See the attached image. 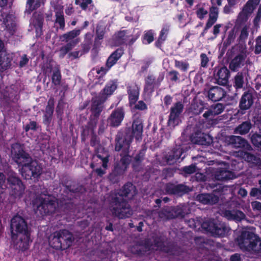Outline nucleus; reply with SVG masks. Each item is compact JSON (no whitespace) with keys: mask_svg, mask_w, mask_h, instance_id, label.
<instances>
[{"mask_svg":"<svg viewBox=\"0 0 261 261\" xmlns=\"http://www.w3.org/2000/svg\"><path fill=\"white\" fill-rule=\"evenodd\" d=\"M11 153L13 160L19 166H21L22 176L26 180H31L34 182L38 181L42 173V165L36 160L32 159L24 150L23 145L19 143L13 144Z\"/></svg>","mask_w":261,"mask_h":261,"instance_id":"nucleus-1","label":"nucleus"},{"mask_svg":"<svg viewBox=\"0 0 261 261\" xmlns=\"http://www.w3.org/2000/svg\"><path fill=\"white\" fill-rule=\"evenodd\" d=\"M136 187L132 182H127L121 188L109 195L108 202L113 216L123 219L129 218L133 215L131 206L124 198L133 197L136 194Z\"/></svg>","mask_w":261,"mask_h":261,"instance_id":"nucleus-2","label":"nucleus"},{"mask_svg":"<svg viewBox=\"0 0 261 261\" xmlns=\"http://www.w3.org/2000/svg\"><path fill=\"white\" fill-rule=\"evenodd\" d=\"M10 229L12 240L15 242L19 236H21L17 244L21 250L27 249L30 239V233L28 231V224L25 220L18 214L14 215L11 220Z\"/></svg>","mask_w":261,"mask_h":261,"instance_id":"nucleus-3","label":"nucleus"},{"mask_svg":"<svg viewBox=\"0 0 261 261\" xmlns=\"http://www.w3.org/2000/svg\"><path fill=\"white\" fill-rule=\"evenodd\" d=\"M74 241L72 233L66 229L53 232L49 240V245L56 250H64L69 248Z\"/></svg>","mask_w":261,"mask_h":261,"instance_id":"nucleus-4","label":"nucleus"},{"mask_svg":"<svg viewBox=\"0 0 261 261\" xmlns=\"http://www.w3.org/2000/svg\"><path fill=\"white\" fill-rule=\"evenodd\" d=\"M4 172L8 175L6 186L10 196L14 198H20L25 189L22 180L17 176L15 172L12 171L11 167L8 164Z\"/></svg>","mask_w":261,"mask_h":261,"instance_id":"nucleus-5","label":"nucleus"},{"mask_svg":"<svg viewBox=\"0 0 261 261\" xmlns=\"http://www.w3.org/2000/svg\"><path fill=\"white\" fill-rule=\"evenodd\" d=\"M237 241L241 248L248 251L261 253V239L254 233L244 230L238 237Z\"/></svg>","mask_w":261,"mask_h":261,"instance_id":"nucleus-6","label":"nucleus"},{"mask_svg":"<svg viewBox=\"0 0 261 261\" xmlns=\"http://www.w3.org/2000/svg\"><path fill=\"white\" fill-rule=\"evenodd\" d=\"M33 204L37 207L41 215L46 216L51 215L56 212L58 202L54 197L38 196L33 200Z\"/></svg>","mask_w":261,"mask_h":261,"instance_id":"nucleus-7","label":"nucleus"},{"mask_svg":"<svg viewBox=\"0 0 261 261\" xmlns=\"http://www.w3.org/2000/svg\"><path fill=\"white\" fill-rule=\"evenodd\" d=\"M154 244L159 250L168 253L170 255L174 256L179 258L183 252L181 247L178 246L174 242L166 240L161 237H156L154 240Z\"/></svg>","mask_w":261,"mask_h":261,"instance_id":"nucleus-8","label":"nucleus"},{"mask_svg":"<svg viewBox=\"0 0 261 261\" xmlns=\"http://www.w3.org/2000/svg\"><path fill=\"white\" fill-rule=\"evenodd\" d=\"M201 226L202 229L215 237H224L229 230L224 223H216L214 219L203 221Z\"/></svg>","mask_w":261,"mask_h":261,"instance_id":"nucleus-9","label":"nucleus"},{"mask_svg":"<svg viewBox=\"0 0 261 261\" xmlns=\"http://www.w3.org/2000/svg\"><path fill=\"white\" fill-rule=\"evenodd\" d=\"M124 129L119 130L115 138V150L117 152H130V147L133 138Z\"/></svg>","mask_w":261,"mask_h":261,"instance_id":"nucleus-10","label":"nucleus"},{"mask_svg":"<svg viewBox=\"0 0 261 261\" xmlns=\"http://www.w3.org/2000/svg\"><path fill=\"white\" fill-rule=\"evenodd\" d=\"M184 109V104L181 101L176 102L171 107L167 122L169 127L174 128L181 122V115Z\"/></svg>","mask_w":261,"mask_h":261,"instance_id":"nucleus-11","label":"nucleus"},{"mask_svg":"<svg viewBox=\"0 0 261 261\" xmlns=\"http://www.w3.org/2000/svg\"><path fill=\"white\" fill-rule=\"evenodd\" d=\"M186 208L185 206L178 205L164 208L159 212V216L160 218L166 220L176 218H183L187 214Z\"/></svg>","mask_w":261,"mask_h":261,"instance_id":"nucleus-12","label":"nucleus"},{"mask_svg":"<svg viewBox=\"0 0 261 261\" xmlns=\"http://www.w3.org/2000/svg\"><path fill=\"white\" fill-rule=\"evenodd\" d=\"M0 22L1 25L10 36L13 35L16 31L15 17L10 12L1 11Z\"/></svg>","mask_w":261,"mask_h":261,"instance_id":"nucleus-13","label":"nucleus"},{"mask_svg":"<svg viewBox=\"0 0 261 261\" xmlns=\"http://www.w3.org/2000/svg\"><path fill=\"white\" fill-rule=\"evenodd\" d=\"M255 98L253 92L248 90L245 91L242 95L239 103V110L237 115L241 116L245 114L253 105Z\"/></svg>","mask_w":261,"mask_h":261,"instance_id":"nucleus-14","label":"nucleus"},{"mask_svg":"<svg viewBox=\"0 0 261 261\" xmlns=\"http://www.w3.org/2000/svg\"><path fill=\"white\" fill-rule=\"evenodd\" d=\"M165 191L169 195L182 196L186 194H188L191 191V189L189 186L183 184H175L169 182L166 184Z\"/></svg>","mask_w":261,"mask_h":261,"instance_id":"nucleus-15","label":"nucleus"},{"mask_svg":"<svg viewBox=\"0 0 261 261\" xmlns=\"http://www.w3.org/2000/svg\"><path fill=\"white\" fill-rule=\"evenodd\" d=\"M124 130L133 138H135L136 141H140L142 139L143 130V121L140 118H135L133 122L131 127H126Z\"/></svg>","mask_w":261,"mask_h":261,"instance_id":"nucleus-16","label":"nucleus"},{"mask_svg":"<svg viewBox=\"0 0 261 261\" xmlns=\"http://www.w3.org/2000/svg\"><path fill=\"white\" fill-rule=\"evenodd\" d=\"M125 116V110L123 107L116 108L107 119L108 125L112 127L120 126Z\"/></svg>","mask_w":261,"mask_h":261,"instance_id":"nucleus-17","label":"nucleus"},{"mask_svg":"<svg viewBox=\"0 0 261 261\" xmlns=\"http://www.w3.org/2000/svg\"><path fill=\"white\" fill-rule=\"evenodd\" d=\"M107 99L106 97L98 96L94 97L91 99V112L92 116L96 120L100 116L104 108L103 103Z\"/></svg>","mask_w":261,"mask_h":261,"instance_id":"nucleus-18","label":"nucleus"},{"mask_svg":"<svg viewBox=\"0 0 261 261\" xmlns=\"http://www.w3.org/2000/svg\"><path fill=\"white\" fill-rule=\"evenodd\" d=\"M191 142L200 145L208 146L213 141L212 138L208 135L197 131L193 133L190 137Z\"/></svg>","mask_w":261,"mask_h":261,"instance_id":"nucleus-19","label":"nucleus"},{"mask_svg":"<svg viewBox=\"0 0 261 261\" xmlns=\"http://www.w3.org/2000/svg\"><path fill=\"white\" fill-rule=\"evenodd\" d=\"M128 102L130 106L134 105L138 101L140 95V87L136 83L128 84L126 86Z\"/></svg>","mask_w":261,"mask_h":261,"instance_id":"nucleus-20","label":"nucleus"},{"mask_svg":"<svg viewBox=\"0 0 261 261\" xmlns=\"http://www.w3.org/2000/svg\"><path fill=\"white\" fill-rule=\"evenodd\" d=\"M73 198L63 194L62 197L58 201V206L65 214H68L72 212L75 207Z\"/></svg>","mask_w":261,"mask_h":261,"instance_id":"nucleus-21","label":"nucleus"},{"mask_svg":"<svg viewBox=\"0 0 261 261\" xmlns=\"http://www.w3.org/2000/svg\"><path fill=\"white\" fill-rule=\"evenodd\" d=\"M143 94L148 97L152 96L155 89L158 88L155 82V76L153 74H148L144 80Z\"/></svg>","mask_w":261,"mask_h":261,"instance_id":"nucleus-22","label":"nucleus"},{"mask_svg":"<svg viewBox=\"0 0 261 261\" xmlns=\"http://www.w3.org/2000/svg\"><path fill=\"white\" fill-rule=\"evenodd\" d=\"M217 83L219 85H225L230 77V71L225 66L218 67L217 71L214 73Z\"/></svg>","mask_w":261,"mask_h":261,"instance_id":"nucleus-23","label":"nucleus"},{"mask_svg":"<svg viewBox=\"0 0 261 261\" xmlns=\"http://www.w3.org/2000/svg\"><path fill=\"white\" fill-rule=\"evenodd\" d=\"M86 192V189L83 185L77 184L75 181H72L67 188L65 189L64 193L67 197L74 198L75 195L82 194Z\"/></svg>","mask_w":261,"mask_h":261,"instance_id":"nucleus-24","label":"nucleus"},{"mask_svg":"<svg viewBox=\"0 0 261 261\" xmlns=\"http://www.w3.org/2000/svg\"><path fill=\"white\" fill-rule=\"evenodd\" d=\"M225 96L226 92L224 89L217 86L211 87L207 92L208 99L213 101H220Z\"/></svg>","mask_w":261,"mask_h":261,"instance_id":"nucleus-25","label":"nucleus"},{"mask_svg":"<svg viewBox=\"0 0 261 261\" xmlns=\"http://www.w3.org/2000/svg\"><path fill=\"white\" fill-rule=\"evenodd\" d=\"M196 200L203 204L214 205L218 202L219 196L213 193H202L197 195Z\"/></svg>","mask_w":261,"mask_h":261,"instance_id":"nucleus-26","label":"nucleus"},{"mask_svg":"<svg viewBox=\"0 0 261 261\" xmlns=\"http://www.w3.org/2000/svg\"><path fill=\"white\" fill-rule=\"evenodd\" d=\"M13 60L12 55L6 50L0 54V71L3 72L11 66Z\"/></svg>","mask_w":261,"mask_h":261,"instance_id":"nucleus-27","label":"nucleus"},{"mask_svg":"<svg viewBox=\"0 0 261 261\" xmlns=\"http://www.w3.org/2000/svg\"><path fill=\"white\" fill-rule=\"evenodd\" d=\"M228 141L233 147L236 148H251L247 140L240 136H231L229 137Z\"/></svg>","mask_w":261,"mask_h":261,"instance_id":"nucleus-28","label":"nucleus"},{"mask_svg":"<svg viewBox=\"0 0 261 261\" xmlns=\"http://www.w3.org/2000/svg\"><path fill=\"white\" fill-rule=\"evenodd\" d=\"M246 58V55L245 54H239L237 55L229 64V69L233 72L237 71L238 69L244 65V63Z\"/></svg>","mask_w":261,"mask_h":261,"instance_id":"nucleus-29","label":"nucleus"},{"mask_svg":"<svg viewBox=\"0 0 261 261\" xmlns=\"http://www.w3.org/2000/svg\"><path fill=\"white\" fill-rule=\"evenodd\" d=\"M124 54V50L122 48H118L113 51L107 60L106 65L109 68H112L116 64L117 61Z\"/></svg>","mask_w":261,"mask_h":261,"instance_id":"nucleus-30","label":"nucleus"},{"mask_svg":"<svg viewBox=\"0 0 261 261\" xmlns=\"http://www.w3.org/2000/svg\"><path fill=\"white\" fill-rule=\"evenodd\" d=\"M118 85L116 81L111 80L109 81L106 85L104 88L101 91L100 94V96L106 97L112 95L114 91L117 88Z\"/></svg>","mask_w":261,"mask_h":261,"instance_id":"nucleus-31","label":"nucleus"},{"mask_svg":"<svg viewBox=\"0 0 261 261\" xmlns=\"http://www.w3.org/2000/svg\"><path fill=\"white\" fill-rule=\"evenodd\" d=\"M247 75H248L247 70L243 69L237 73L233 80V86L236 89H240L243 87L244 78L246 77Z\"/></svg>","mask_w":261,"mask_h":261,"instance_id":"nucleus-32","label":"nucleus"},{"mask_svg":"<svg viewBox=\"0 0 261 261\" xmlns=\"http://www.w3.org/2000/svg\"><path fill=\"white\" fill-rule=\"evenodd\" d=\"M234 174L232 172L227 170L220 168L216 171L215 178L217 180L225 181L233 178Z\"/></svg>","mask_w":261,"mask_h":261,"instance_id":"nucleus-33","label":"nucleus"},{"mask_svg":"<svg viewBox=\"0 0 261 261\" xmlns=\"http://www.w3.org/2000/svg\"><path fill=\"white\" fill-rule=\"evenodd\" d=\"M240 155L247 162L250 163L258 167H261V159L253 154L247 151H241Z\"/></svg>","mask_w":261,"mask_h":261,"instance_id":"nucleus-34","label":"nucleus"},{"mask_svg":"<svg viewBox=\"0 0 261 261\" xmlns=\"http://www.w3.org/2000/svg\"><path fill=\"white\" fill-rule=\"evenodd\" d=\"M93 35L90 33H87L84 37L83 42L81 44V56L87 54L91 47L92 44Z\"/></svg>","mask_w":261,"mask_h":261,"instance_id":"nucleus-35","label":"nucleus"},{"mask_svg":"<svg viewBox=\"0 0 261 261\" xmlns=\"http://www.w3.org/2000/svg\"><path fill=\"white\" fill-rule=\"evenodd\" d=\"M127 30H121L116 32L114 36V40L118 45H126L129 36L127 35Z\"/></svg>","mask_w":261,"mask_h":261,"instance_id":"nucleus-36","label":"nucleus"},{"mask_svg":"<svg viewBox=\"0 0 261 261\" xmlns=\"http://www.w3.org/2000/svg\"><path fill=\"white\" fill-rule=\"evenodd\" d=\"M169 31V29L167 26H165L162 29L159 36L154 43V45L156 47L162 49V45L167 39Z\"/></svg>","mask_w":261,"mask_h":261,"instance_id":"nucleus-37","label":"nucleus"},{"mask_svg":"<svg viewBox=\"0 0 261 261\" xmlns=\"http://www.w3.org/2000/svg\"><path fill=\"white\" fill-rule=\"evenodd\" d=\"M146 149V148H142L133 158L132 167L134 169H136L137 167L141 166L145 159Z\"/></svg>","mask_w":261,"mask_h":261,"instance_id":"nucleus-38","label":"nucleus"},{"mask_svg":"<svg viewBox=\"0 0 261 261\" xmlns=\"http://www.w3.org/2000/svg\"><path fill=\"white\" fill-rule=\"evenodd\" d=\"M80 38H76L73 40L70 41L65 45L62 46L60 49V56L62 58L68 53L72 49L80 42Z\"/></svg>","mask_w":261,"mask_h":261,"instance_id":"nucleus-39","label":"nucleus"},{"mask_svg":"<svg viewBox=\"0 0 261 261\" xmlns=\"http://www.w3.org/2000/svg\"><path fill=\"white\" fill-rule=\"evenodd\" d=\"M64 93L63 96L58 100V105L56 108V112L57 117L59 120L58 123L61 124L63 119L64 110L66 105V102L64 100Z\"/></svg>","mask_w":261,"mask_h":261,"instance_id":"nucleus-40","label":"nucleus"},{"mask_svg":"<svg viewBox=\"0 0 261 261\" xmlns=\"http://www.w3.org/2000/svg\"><path fill=\"white\" fill-rule=\"evenodd\" d=\"M182 153L180 148H174L169 152L167 156V162L169 164H173L176 162L180 158Z\"/></svg>","mask_w":261,"mask_h":261,"instance_id":"nucleus-41","label":"nucleus"},{"mask_svg":"<svg viewBox=\"0 0 261 261\" xmlns=\"http://www.w3.org/2000/svg\"><path fill=\"white\" fill-rule=\"evenodd\" d=\"M252 124L250 121H246L239 124L234 129L236 134L241 135H246L249 133L252 127Z\"/></svg>","mask_w":261,"mask_h":261,"instance_id":"nucleus-42","label":"nucleus"},{"mask_svg":"<svg viewBox=\"0 0 261 261\" xmlns=\"http://www.w3.org/2000/svg\"><path fill=\"white\" fill-rule=\"evenodd\" d=\"M75 4L79 5L85 11L91 12L94 8L92 0H75Z\"/></svg>","mask_w":261,"mask_h":261,"instance_id":"nucleus-43","label":"nucleus"},{"mask_svg":"<svg viewBox=\"0 0 261 261\" xmlns=\"http://www.w3.org/2000/svg\"><path fill=\"white\" fill-rule=\"evenodd\" d=\"M129 251L133 254L139 256L145 255L147 251V247L141 244H135L129 247Z\"/></svg>","mask_w":261,"mask_h":261,"instance_id":"nucleus-44","label":"nucleus"},{"mask_svg":"<svg viewBox=\"0 0 261 261\" xmlns=\"http://www.w3.org/2000/svg\"><path fill=\"white\" fill-rule=\"evenodd\" d=\"M81 33L80 29H74L71 31H69L66 33L63 34L60 36V39L62 41H65L68 42L76 39Z\"/></svg>","mask_w":261,"mask_h":261,"instance_id":"nucleus-45","label":"nucleus"},{"mask_svg":"<svg viewBox=\"0 0 261 261\" xmlns=\"http://www.w3.org/2000/svg\"><path fill=\"white\" fill-rule=\"evenodd\" d=\"M42 0H27L25 12L30 14L33 11L40 7Z\"/></svg>","mask_w":261,"mask_h":261,"instance_id":"nucleus-46","label":"nucleus"},{"mask_svg":"<svg viewBox=\"0 0 261 261\" xmlns=\"http://www.w3.org/2000/svg\"><path fill=\"white\" fill-rule=\"evenodd\" d=\"M62 80V75L59 66L55 67L53 70V74L51 76L52 84L58 86L60 85Z\"/></svg>","mask_w":261,"mask_h":261,"instance_id":"nucleus-47","label":"nucleus"},{"mask_svg":"<svg viewBox=\"0 0 261 261\" xmlns=\"http://www.w3.org/2000/svg\"><path fill=\"white\" fill-rule=\"evenodd\" d=\"M129 153H126L125 152H121L120 153L121 157L120 160L119 162H117L126 169L128 168L132 161V156H130Z\"/></svg>","mask_w":261,"mask_h":261,"instance_id":"nucleus-48","label":"nucleus"},{"mask_svg":"<svg viewBox=\"0 0 261 261\" xmlns=\"http://www.w3.org/2000/svg\"><path fill=\"white\" fill-rule=\"evenodd\" d=\"M218 8L217 6H212L210 8L209 17L207 22L214 25L218 19Z\"/></svg>","mask_w":261,"mask_h":261,"instance_id":"nucleus-49","label":"nucleus"},{"mask_svg":"<svg viewBox=\"0 0 261 261\" xmlns=\"http://www.w3.org/2000/svg\"><path fill=\"white\" fill-rule=\"evenodd\" d=\"M225 214L226 216L230 217L234 220L239 221L245 219L246 217L245 214L239 210L233 212L231 211H226Z\"/></svg>","mask_w":261,"mask_h":261,"instance_id":"nucleus-50","label":"nucleus"},{"mask_svg":"<svg viewBox=\"0 0 261 261\" xmlns=\"http://www.w3.org/2000/svg\"><path fill=\"white\" fill-rule=\"evenodd\" d=\"M255 7L251 4L248 1L243 8V12L239 13L238 18L239 19H246L247 18V13H251L254 9Z\"/></svg>","mask_w":261,"mask_h":261,"instance_id":"nucleus-51","label":"nucleus"},{"mask_svg":"<svg viewBox=\"0 0 261 261\" xmlns=\"http://www.w3.org/2000/svg\"><path fill=\"white\" fill-rule=\"evenodd\" d=\"M154 33L152 30H149L145 31L142 37V43L144 44H149L152 42L154 39Z\"/></svg>","mask_w":261,"mask_h":261,"instance_id":"nucleus-52","label":"nucleus"},{"mask_svg":"<svg viewBox=\"0 0 261 261\" xmlns=\"http://www.w3.org/2000/svg\"><path fill=\"white\" fill-rule=\"evenodd\" d=\"M55 23H58L61 29H64L65 26V19L63 10H59L55 12Z\"/></svg>","mask_w":261,"mask_h":261,"instance_id":"nucleus-53","label":"nucleus"},{"mask_svg":"<svg viewBox=\"0 0 261 261\" xmlns=\"http://www.w3.org/2000/svg\"><path fill=\"white\" fill-rule=\"evenodd\" d=\"M250 139L253 146L261 150V135L257 133H253Z\"/></svg>","mask_w":261,"mask_h":261,"instance_id":"nucleus-54","label":"nucleus"},{"mask_svg":"<svg viewBox=\"0 0 261 261\" xmlns=\"http://www.w3.org/2000/svg\"><path fill=\"white\" fill-rule=\"evenodd\" d=\"M225 108V106L224 104L217 103L213 105L211 107V109L213 112V115L216 116L222 113L224 111Z\"/></svg>","mask_w":261,"mask_h":261,"instance_id":"nucleus-55","label":"nucleus"},{"mask_svg":"<svg viewBox=\"0 0 261 261\" xmlns=\"http://www.w3.org/2000/svg\"><path fill=\"white\" fill-rule=\"evenodd\" d=\"M236 38V34L233 30H231L228 32V36L226 39L223 42L225 46H229L234 40Z\"/></svg>","mask_w":261,"mask_h":261,"instance_id":"nucleus-56","label":"nucleus"},{"mask_svg":"<svg viewBox=\"0 0 261 261\" xmlns=\"http://www.w3.org/2000/svg\"><path fill=\"white\" fill-rule=\"evenodd\" d=\"M175 66L184 72H186L189 68V64L182 61H175Z\"/></svg>","mask_w":261,"mask_h":261,"instance_id":"nucleus-57","label":"nucleus"},{"mask_svg":"<svg viewBox=\"0 0 261 261\" xmlns=\"http://www.w3.org/2000/svg\"><path fill=\"white\" fill-rule=\"evenodd\" d=\"M34 26L41 27L43 26L44 22V16L41 13H39L34 15Z\"/></svg>","mask_w":261,"mask_h":261,"instance_id":"nucleus-58","label":"nucleus"},{"mask_svg":"<svg viewBox=\"0 0 261 261\" xmlns=\"http://www.w3.org/2000/svg\"><path fill=\"white\" fill-rule=\"evenodd\" d=\"M7 178L4 173L0 172V194H3L7 190Z\"/></svg>","mask_w":261,"mask_h":261,"instance_id":"nucleus-59","label":"nucleus"},{"mask_svg":"<svg viewBox=\"0 0 261 261\" xmlns=\"http://www.w3.org/2000/svg\"><path fill=\"white\" fill-rule=\"evenodd\" d=\"M248 28L246 25H245L241 31L238 41L239 40V42H245L248 38Z\"/></svg>","mask_w":261,"mask_h":261,"instance_id":"nucleus-60","label":"nucleus"},{"mask_svg":"<svg viewBox=\"0 0 261 261\" xmlns=\"http://www.w3.org/2000/svg\"><path fill=\"white\" fill-rule=\"evenodd\" d=\"M106 33V29L101 25H97L95 31V38L103 40Z\"/></svg>","mask_w":261,"mask_h":261,"instance_id":"nucleus-61","label":"nucleus"},{"mask_svg":"<svg viewBox=\"0 0 261 261\" xmlns=\"http://www.w3.org/2000/svg\"><path fill=\"white\" fill-rule=\"evenodd\" d=\"M126 170V168H125V167L122 166L120 164L116 162L114 165L113 171L122 176Z\"/></svg>","mask_w":261,"mask_h":261,"instance_id":"nucleus-62","label":"nucleus"},{"mask_svg":"<svg viewBox=\"0 0 261 261\" xmlns=\"http://www.w3.org/2000/svg\"><path fill=\"white\" fill-rule=\"evenodd\" d=\"M200 59L201 67L207 68L210 59L207 55L205 53H201L200 55Z\"/></svg>","mask_w":261,"mask_h":261,"instance_id":"nucleus-63","label":"nucleus"},{"mask_svg":"<svg viewBox=\"0 0 261 261\" xmlns=\"http://www.w3.org/2000/svg\"><path fill=\"white\" fill-rule=\"evenodd\" d=\"M121 176L118 174H117L113 170L111 172L109 176L108 179L112 184H117L120 181Z\"/></svg>","mask_w":261,"mask_h":261,"instance_id":"nucleus-64","label":"nucleus"}]
</instances>
